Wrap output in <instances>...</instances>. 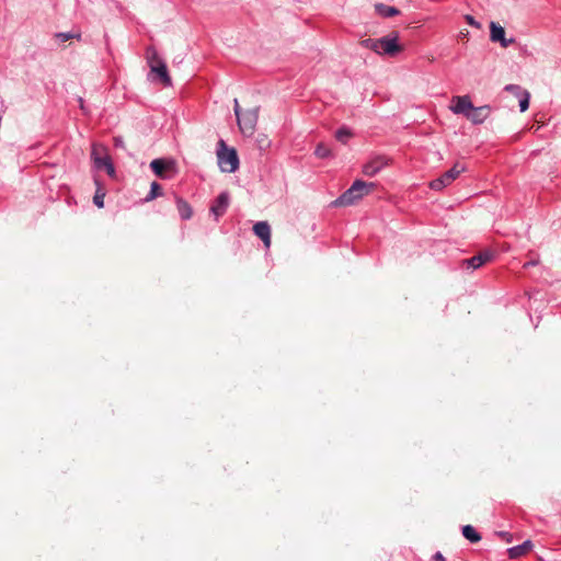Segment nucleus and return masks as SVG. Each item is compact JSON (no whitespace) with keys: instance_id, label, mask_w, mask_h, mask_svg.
Returning <instances> with one entry per match:
<instances>
[{"instance_id":"obj_23","label":"nucleus","mask_w":561,"mask_h":561,"mask_svg":"<svg viewBox=\"0 0 561 561\" xmlns=\"http://www.w3.org/2000/svg\"><path fill=\"white\" fill-rule=\"evenodd\" d=\"M376 8L378 12L386 18H391L399 13L398 9H396L394 7L378 4Z\"/></svg>"},{"instance_id":"obj_26","label":"nucleus","mask_w":561,"mask_h":561,"mask_svg":"<svg viewBox=\"0 0 561 561\" xmlns=\"http://www.w3.org/2000/svg\"><path fill=\"white\" fill-rule=\"evenodd\" d=\"M104 197H105V192L101 187H98V190L93 196L94 205L98 206L99 208H102L104 206Z\"/></svg>"},{"instance_id":"obj_11","label":"nucleus","mask_w":561,"mask_h":561,"mask_svg":"<svg viewBox=\"0 0 561 561\" xmlns=\"http://www.w3.org/2000/svg\"><path fill=\"white\" fill-rule=\"evenodd\" d=\"M491 107L489 105L472 106L471 111L467 114V119L473 124H482L490 115Z\"/></svg>"},{"instance_id":"obj_4","label":"nucleus","mask_w":561,"mask_h":561,"mask_svg":"<svg viewBox=\"0 0 561 561\" xmlns=\"http://www.w3.org/2000/svg\"><path fill=\"white\" fill-rule=\"evenodd\" d=\"M150 168L152 172L162 180H171L173 179L176 173V163L172 159H154L150 162Z\"/></svg>"},{"instance_id":"obj_14","label":"nucleus","mask_w":561,"mask_h":561,"mask_svg":"<svg viewBox=\"0 0 561 561\" xmlns=\"http://www.w3.org/2000/svg\"><path fill=\"white\" fill-rule=\"evenodd\" d=\"M505 91H517L520 94V96L518 98L520 112H525L528 110L530 94L527 90H524L520 85L517 84H507L505 87Z\"/></svg>"},{"instance_id":"obj_25","label":"nucleus","mask_w":561,"mask_h":561,"mask_svg":"<svg viewBox=\"0 0 561 561\" xmlns=\"http://www.w3.org/2000/svg\"><path fill=\"white\" fill-rule=\"evenodd\" d=\"M314 154L320 159L329 158L331 157V150L327 145L321 142L316 147Z\"/></svg>"},{"instance_id":"obj_10","label":"nucleus","mask_w":561,"mask_h":561,"mask_svg":"<svg viewBox=\"0 0 561 561\" xmlns=\"http://www.w3.org/2000/svg\"><path fill=\"white\" fill-rule=\"evenodd\" d=\"M490 38L492 42H499L502 47L506 48L514 43V38H505V30L495 22L490 24Z\"/></svg>"},{"instance_id":"obj_13","label":"nucleus","mask_w":561,"mask_h":561,"mask_svg":"<svg viewBox=\"0 0 561 561\" xmlns=\"http://www.w3.org/2000/svg\"><path fill=\"white\" fill-rule=\"evenodd\" d=\"M385 165H387V160L378 157L364 164L363 173L367 176H375Z\"/></svg>"},{"instance_id":"obj_19","label":"nucleus","mask_w":561,"mask_h":561,"mask_svg":"<svg viewBox=\"0 0 561 561\" xmlns=\"http://www.w3.org/2000/svg\"><path fill=\"white\" fill-rule=\"evenodd\" d=\"M353 137V133L348 127H341L335 131V138L342 144H347V141Z\"/></svg>"},{"instance_id":"obj_28","label":"nucleus","mask_w":561,"mask_h":561,"mask_svg":"<svg viewBox=\"0 0 561 561\" xmlns=\"http://www.w3.org/2000/svg\"><path fill=\"white\" fill-rule=\"evenodd\" d=\"M466 21H467V23H468V24H470V25H472V26H474V27H477V28H480V26H481V25H480V23H479V22H477V21L474 20V18H473V16H471V15H466Z\"/></svg>"},{"instance_id":"obj_16","label":"nucleus","mask_w":561,"mask_h":561,"mask_svg":"<svg viewBox=\"0 0 561 561\" xmlns=\"http://www.w3.org/2000/svg\"><path fill=\"white\" fill-rule=\"evenodd\" d=\"M175 203H176V209L179 211L180 217L183 220L191 219V217L193 216V209H192L191 205L181 197H176Z\"/></svg>"},{"instance_id":"obj_18","label":"nucleus","mask_w":561,"mask_h":561,"mask_svg":"<svg viewBox=\"0 0 561 561\" xmlns=\"http://www.w3.org/2000/svg\"><path fill=\"white\" fill-rule=\"evenodd\" d=\"M461 531L462 536L472 543L479 542L481 540L480 534L471 525L463 526Z\"/></svg>"},{"instance_id":"obj_30","label":"nucleus","mask_w":561,"mask_h":561,"mask_svg":"<svg viewBox=\"0 0 561 561\" xmlns=\"http://www.w3.org/2000/svg\"><path fill=\"white\" fill-rule=\"evenodd\" d=\"M122 142H123L122 139L115 138V146H119V145H122Z\"/></svg>"},{"instance_id":"obj_27","label":"nucleus","mask_w":561,"mask_h":561,"mask_svg":"<svg viewBox=\"0 0 561 561\" xmlns=\"http://www.w3.org/2000/svg\"><path fill=\"white\" fill-rule=\"evenodd\" d=\"M104 169L110 176H113L115 174V168H114L112 160L105 161Z\"/></svg>"},{"instance_id":"obj_17","label":"nucleus","mask_w":561,"mask_h":561,"mask_svg":"<svg viewBox=\"0 0 561 561\" xmlns=\"http://www.w3.org/2000/svg\"><path fill=\"white\" fill-rule=\"evenodd\" d=\"M531 548L530 541H525L522 545L514 546L507 550L508 557L511 559H517L528 552Z\"/></svg>"},{"instance_id":"obj_15","label":"nucleus","mask_w":561,"mask_h":561,"mask_svg":"<svg viewBox=\"0 0 561 561\" xmlns=\"http://www.w3.org/2000/svg\"><path fill=\"white\" fill-rule=\"evenodd\" d=\"M151 72L156 73L160 81L165 87L171 85V78L168 73L167 65L164 61H159L158 64H153V66L150 68Z\"/></svg>"},{"instance_id":"obj_32","label":"nucleus","mask_w":561,"mask_h":561,"mask_svg":"<svg viewBox=\"0 0 561 561\" xmlns=\"http://www.w3.org/2000/svg\"><path fill=\"white\" fill-rule=\"evenodd\" d=\"M79 102H80V107H81V110H84L83 100H82L81 98H79Z\"/></svg>"},{"instance_id":"obj_22","label":"nucleus","mask_w":561,"mask_h":561,"mask_svg":"<svg viewBox=\"0 0 561 561\" xmlns=\"http://www.w3.org/2000/svg\"><path fill=\"white\" fill-rule=\"evenodd\" d=\"M92 159H93V161H94V165H95L98 169H102V168L104 169V163H105V161H106V160H111V158H110L107 154H105V156H103V157H100V156L98 154V149H96V147H95V146H94V147H93V149H92Z\"/></svg>"},{"instance_id":"obj_9","label":"nucleus","mask_w":561,"mask_h":561,"mask_svg":"<svg viewBox=\"0 0 561 561\" xmlns=\"http://www.w3.org/2000/svg\"><path fill=\"white\" fill-rule=\"evenodd\" d=\"M493 257V253L490 251L481 252L470 259H465L461 261V267L466 270L474 271L482 266L483 264L490 262Z\"/></svg>"},{"instance_id":"obj_1","label":"nucleus","mask_w":561,"mask_h":561,"mask_svg":"<svg viewBox=\"0 0 561 561\" xmlns=\"http://www.w3.org/2000/svg\"><path fill=\"white\" fill-rule=\"evenodd\" d=\"M375 187L374 183H367L362 180H356L353 182L351 187L346 190L341 196H339L334 202V206H350L362 199L364 196L368 195L371 190Z\"/></svg>"},{"instance_id":"obj_6","label":"nucleus","mask_w":561,"mask_h":561,"mask_svg":"<svg viewBox=\"0 0 561 561\" xmlns=\"http://www.w3.org/2000/svg\"><path fill=\"white\" fill-rule=\"evenodd\" d=\"M465 170H466L465 165H462L460 163H455L451 169L446 171L439 178L433 180L430 183V187L435 191H440L444 187L451 184L462 172H465Z\"/></svg>"},{"instance_id":"obj_7","label":"nucleus","mask_w":561,"mask_h":561,"mask_svg":"<svg viewBox=\"0 0 561 561\" xmlns=\"http://www.w3.org/2000/svg\"><path fill=\"white\" fill-rule=\"evenodd\" d=\"M230 204V195L228 192H221L217 198L213 202L210 206V213L215 217V220L218 221L221 218Z\"/></svg>"},{"instance_id":"obj_29","label":"nucleus","mask_w":561,"mask_h":561,"mask_svg":"<svg viewBox=\"0 0 561 561\" xmlns=\"http://www.w3.org/2000/svg\"><path fill=\"white\" fill-rule=\"evenodd\" d=\"M434 559L437 560V561H444V557L440 552H437L435 556H434Z\"/></svg>"},{"instance_id":"obj_3","label":"nucleus","mask_w":561,"mask_h":561,"mask_svg":"<svg viewBox=\"0 0 561 561\" xmlns=\"http://www.w3.org/2000/svg\"><path fill=\"white\" fill-rule=\"evenodd\" d=\"M398 34L392 33L376 39L371 43L370 48L380 55L394 56L402 51V46L398 43Z\"/></svg>"},{"instance_id":"obj_12","label":"nucleus","mask_w":561,"mask_h":561,"mask_svg":"<svg viewBox=\"0 0 561 561\" xmlns=\"http://www.w3.org/2000/svg\"><path fill=\"white\" fill-rule=\"evenodd\" d=\"M253 231L264 243L265 248L271 247V227L266 221H259L253 226Z\"/></svg>"},{"instance_id":"obj_20","label":"nucleus","mask_w":561,"mask_h":561,"mask_svg":"<svg viewBox=\"0 0 561 561\" xmlns=\"http://www.w3.org/2000/svg\"><path fill=\"white\" fill-rule=\"evenodd\" d=\"M162 195V187L158 182H152L150 185V191L145 197V202H151L154 198Z\"/></svg>"},{"instance_id":"obj_31","label":"nucleus","mask_w":561,"mask_h":561,"mask_svg":"<svg viewBox=\"0 0 561 561\" xmlns=\"http://www.w3.org/2000/svg\"><path fill=\"white\" fill-rule=\"evenodd\" d=\"M510 93L514 94L516 98H519L520 94L517 91H508Z\"/></svg>"},{"instance_id":"obj_8","label":"nucleus","mask_w":561,"mask_h":561,"mask_svg":"<svg viewBox=\"0 0 561 561\" xmlns=\"http://www.w3.org/2000/svg\"><path fill=\"white\" fill-rule=\"evenodd\" d=\"M472 106L473 104L469 95H457L453 96L449 108L454 114H461L467 117V114L471 111Z\"/></svg>"},{"instance_id":"obj_2","label":"nucleus","mask_w":561,"mask_h":561,"mask_svg":"<svg viewBox=\"0 0 561 561\" xmlns=\"http://www.w3.org/2000/svg\"><path fill=\"white\" fill-rule=\"evenodd\" d=\"M234 114L237 116L238 126L244 136H252L259 118L257 108L245 111L241 114L238 100L234 99Z\"/></svg>"},{"instance_id":"obj_24","label":"nucleus","mask_w":561,"mask_h":561,"mask_svg":"<svg viewBox=\"0 0 561 561\" xmlns=\"http://www.w3.org/2000/svg\"><path fill=\"white\" fill-rule=\"evenodd\" d=\"M55 37L59 42L64 43V42H67L69 39H72V38L80 39L81 34L80 33H72V32H60V33H56Z\"/></svg>"},{"instance_id":"obj_5","label":"nucleus","mask_w":561,"mask_h":561,"mask_svg":"<svg viewBox=\"0 0 561 561\" xmlns=\"http://www.w3.org/2000/svg\"><path fill=\"white\" fill-rule=\"evenodd\" d=\"M222 150L218 151V164L224 172H234L239 167L238 154L234 149H227L225 141L220 140Z\"/></svg>"},{"instance_id":"obj_21","label":"nucleus","mask_w":561,"mask_h":561,"mask_svg":"<svg viewBox=\"0 0 561 561\" xmlns=\"http://www.w3.org/2000/svg\"><path fill=\"white\" fill-rule=\"evenodd\" d=\"M146 58L148 61L149 67L151 68L153 64H158L159 61H163L156 50L154 47H148L146 50Z\"/></svg>"}]
</instances>
